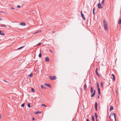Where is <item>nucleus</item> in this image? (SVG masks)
Wrapping results in <instances>:
<instances>
[{
	"label": "nucleus",
	"mask_w": 121,
	"mask_h": 121,
	"mask_svg": "<svg viewBox=\"0 0 121 121\" xmlns=\"http://www.w3.org/2000/svg\"><path fill=\"white\" fill-rule=\"evenodd\" d=\"M103 23L105 30H107L108 29L107 26V22L104 20H103Z\"/></svg>",
	"instance_id": "f257e3e1"
},
{
	"label": "nucleus",
	"mask_w": 121,
	"mask_h": 121,
	"mask_svg": "<svg viewBox=\"0 0 121 121\" xmlns=\"http://www.w3.org/2000/svg\"><path fill=\"white\" fill-rule=\"evenodd\" d=\"M49 78L51 80H54L56 79V78L55 76H49Z\"/></svg>",
	"instance_id": "f03ea898"
},
{
	"label": "nucleus",
	"mask_w": 121,
	"mask_h": 121,
	"mask_svg": "<svg viewBox=\"0 0 121 121\" xmlns=\"http://www.w3.org/2000/svg\"><path fill=\"white\" fill-rule=\"evenodd\" d=\"M114 116L115 118V121H116V114L115 113H114L113 114H111L110 115L109 117V118L110 119L111 118V117H113Z\"/></svg>",
	"instance_id": "7ed1b4c3"
},
{
	"label": "nucleus",
	"mask_w": 121,
	"mask_h": 121,
	"mask_svg": "<svg viewBox=\"0 0 121 121\" xmlns=\"http://www.w3.org/2000/svg\"><path fill=\"white\" fill-rule=\"evenodd\" d=\"M102 4L100 3V2L98 4V7L99 9H102L103 8V7L101 6Z\"/></svg>",
	"instance_id": "20e7f679"
},
{
	"label": "nucleus",
	"mask_w": 121,
	"mask_h": 121,
	"mask_svg": "<svg viewBox=\"0 0 121 121\" xmlns=\"http://www.w3.org/2000/svg\"><path fill=\"white\" fill-rule=\"evenodd\" d=\"M81 17L85 21L86 20L85 18L84 17V14L82 13V11H81Z\"/></svg>",
	"instance_id": "39448f33"
},
{
	"label": "nucleus",
	"mask_w": 121,
	"mask_h": 121,
	"mask_svg": "<svg viewBox=\"0 0 121 121\" xmlns=\"http://www.w3.org/2000/svg\"><path fill=\"white\" fill-rule=\"evenodd\" d=\"M97 70H98V68H96V71H95V73L97 74V75L99 77L100 76L99 74L97 72Z\"/></svg>",
	"instance_id": "423d86ee"
},
{
	"label": "nucleus",
	"mask_w": 121,
	"mask_h": 121,
	"mask_svg": "<svg viewBox=\"0 0 121 121\" xmlns=\"http://www.w3.org/2000/svg\"><path fill=\"white\" fill-rule=\"evenodd\" d=\"M45 61L47 62H48L49 61V58L48 57H46L45 58Z\"/></svg>",
	"instance_id": "0eeeda50"
},
{
	"label": "nucleus",
	"mask_w": 121,
	"mask_h": 121,
	"mask_svg": "<svg viewBox=\"0 0 121 121\" xmlns=\"http://www.w3.org/2000/svg\"><path fill=\"white\" fill-rule=\"evenodd\" d=\"M0 35H4V34L2 31L0 30Z\"/></svg>",
	"instance_id": "6e6552de"
},
{
	"label": "nucleus",
	"mask_w": 121,
	"mask_h": 121,
	"mask_svg": "<svg viewBox=\"0 0 121 121\" xmlns=\"http://www.w3.org/2000/svg\"><path fill=\"white\" fill-rule=\"evenodd\" d=\"M95 108L96 110H97V103L96 102L95 103Z\"/></svg>",
	"instance_id": "1a4fd4ad"
},
{
	"label": "nucleus",
	"mask_w": 121,
	"mask_h": 121,
	"mask_svg": "<svg viewBox=\"0 0 121 121\" xmlns=\"http://www.w3.org/2000/svg\"><path fill=\"white\" fill-rule=\"evenodd\" d=\"M44 85H45L46 86L49 87H50L51 85L50 84H44Z\"/></svg>",
	"instance_id": "9d476101"
},
{
	"label": "nucleus",
	"mask_w": 121,
	"mask_h": 121,
	"mask_svg": "<svg viewBox=\"0 0 121 121\" xmlns=\"http://www.w3.org/2000/svg\"><path fill=\"white\" fill-rule=\"evenodd\" d=\"M95 90H94V93H93V94L91 95V97H93L95 95Z\"/></svg>",
	"instance_id": "9b49d317"
},
{
	"label": "nucleus",
	"mask_w": 121,
	"mask_h": 121,
	"mask_svg": "<svg viewBox=\"0 0 121 121\" xmlns=\"http://www.w3.org/2000/svg\"><path fill=\"white\" fill-rule=\"evenodd\" d=\"M113 107L112 106H111L110 107V109H109L110 111H111L112 110H113Z\"/></svg>",
	"instance_id": "f8f14e48"
},
{
	"label": "nucleus",
	"mask_w": 121,
	"mask_h": 121,
	"mask_svg": "<svg viewBox=\"0 0 121 121\" xmlns=\"http://www.w3.org/2000/svg\"><path fill=\"white\" fill-rule=\"evenodd\" d=\"M20 25L23 26H25L26 24L24 23H22L20 24Z\"/></svg>",
	"instance_id": "ddd939ff"
},
{
	"label": "nucleus",
	"mask_w": 121,
	"mask_h": 121,
	"mask_svg": "<svg viewBox=\"0 0 121 121\" xmlns=\"http://www.w3.org/2000/svg\"><path fill=\"white\" fill-rule=\"evenodd\" d=\"M112 75L113 76V81H114L115 79V76L113 74H112Z\"/></svg>",
	"instance_id": "4468645a"
},
{
	"label": "nucleus",
	"mask_w": 121,
	"mask_h": 121,
	"mask_svg": "<svg viewBox=\"0 0 121 121\" xmlns=\"http://www.w3.org/2000/svg\"><path fill=\"white\" fill-rule=\"evenodd\" d=\"M100 85L101 86V87H103V82H100Z\"/></svg>",
	"instance_id": "2eb2a0df"
},
{
	"label": "nucleus",
	"mask_w": 121,
	"mask_h": 121,
	"mask_svg": "<svg viewBox=\"0 0 121 121\" xmlns=\"http://www.w3.org/2000/svg\"><path fill=\"white\" fill-rule=\"evenodd\" d=\"M95 117L96 120H97L98 116H97V115L96 113H95Z\"/></svg>",
	"instance_id": "dca6fc26"
},
{
	"label": "nucleus",
	"mask_w": 121,
	"mask_h": 121,
	"mask_svg": "<svg viewBox=\"0 0 121 121\" xmlns=\"http://www.w3.org/2000/svg\"><path fill=\"white\" fill-rule=\"evenodd\" d=\"M91 92L92 93L93 92V89L92 87H91Z\"/></svg>",
	"instance_id": "f3484780"
},
{
	"label": "nucleus",
	"mask_w": 121,
	"mask_h": 121,
	"mask_svg": "<svg viewBox=\"0 0 121 121\" xmlns=\"http://www.w3.org/2000/svg\"><path fill=\"white\" fill-rule=\"evenodd\" d=\"M32 91L33 92H35V90L33 88H32L31 89Z\"/></svg>",
	"instance_id": "a211bd4d"
},
{
	"label": "nucleus",
	"mask_w": 121,
	"mask_h": 121,
	"mask_svg": "<svg viewBox=\"0 0 121 121\" xmlns=\"http://www.w3.org/2000/svg\"><path fill=\"white\" fill-rule=\"evenodd\" d=\"M92 120L93 121H94V118L93 116H92Z\"/></svg>",
	"instance_id": "6ab92c4d"
},
{
	"label": "nucleus",
	"mask_w": 121,
	"mask_h": 121,
	"mask_svg": "<svg viewBox=\"0 0 121 121\" xmlns=\"http://www.w3.org/2000/svg\"><path fill=\"white\" fill-rule=\"evenodd\" d=\"M27 105L28 107L29 108H30L31 107L30 105V103H28L27 104Z\"/></svg>",
	"instance_id": "aec40b11"
},
{
	"label": "nucleus",
	"mask_w": 121,
	"mask_h": 121,
	"mask_svg": "<svg viewBox=\"0 0 121 121\" xmlns=\"http://www.w3.org/2000/svg\"><path fill=\"white\" fill-rule=\"evenodd\" d=\"M98 94L99 95H100V89H98Z\"/></svg>",
	"instance_id": "412c9836"
},
{
	"label": "nucleus",
	"mask_w": 121,
	"mask_h": 121,
	"mask_svg": "<svg viewBox=\"0 0 121 121\" xmlns=\"http://www.w3.org/2000/svg\"><path fill=\"white\" fill-rule=\"evenodd\" d=\"M1 27H7V26H6L5 25L2 24L1 25Z\"/></svg>",
	"instance_id": "4be33fe9"
},
{
	"label": "nucleus",
	"mask_w": 121,
	"mask_h": 121,
	"mask_svg": "<svg viewBox=\"0 0 121 121\" xmlns=\"http://www.w3.org/2000/svg\"><path fill=\"white\" fill-rule=\"evenodd\" d=\"M41 87L42 88H43V89H45V87H44L43 85H41Z\"/></svg>",
	"instance_id": "5701e85b"
},
{
	"label": "nucleus",
	"mask_w": 121,
	"mask_h": 121,
	"mask_svg": "<svg viewBox=\"0 0 121 121\" xmlns=\"http://www.w3.org/2000/svg\"><path fill=\"white\" fill-rule=\"evenodd\" d=\"M118 24H121V18L119 21Z\"/></svg>",
	"instance_id": "b1692460"
},
{
	"label": "nucleus",
	"mask_w": 121,
	"mask_h": 121,
	"mask_svg": "<svg viewBox=\"0 0 121 121\" xmlns=\"http://www.w3.org/2000/svg\"><path fill=\"white\" fill-rule=\"evenodd\" d=\"M84 87L85 89V90H86V88L87 87V86L86 85H85L84 86Z\"/></svg>",
	"instance_id": "393cba45"
},
{
	"label": "nucleus",
	"mask_w": 121,
	"mask_h": 121,
	"mask_svg": "<svg viewBox=\"0 0 121 121\" xmlns=\"http://www.w3.org/2000/svg\"><path fill=\"white\" fill-rule=\"evenodd\" d=\"M41 32V31H37L35 33H33V34H36L38 33H39V32Z\"/></svg>",
	"instance_id": "a878e982"
},
{
	"label": "nucleus",
	"mask_w": 121,
	"mask_h": 121,
	"mask_svg": "<svg viewBox=\"0 0 121 121\" xmlns=\"http://www.w3.org/2000/svg\"><path fill=\"white\" fill-rule=\"evenodd\" d=\"M28 76H29L30 77H32L33 76V74L32 73H31L30 74H29Z\"/></svg>",
	"instance_id": "bb28decb"
},
{
	"label": "nucleus",
	"mask_w": 121,
	"mask_h": 121,
	"mask_svg": "<svg viewBox=\"0 0 121 121\" xmlns=\"http://www.w3.org/2000/svg\"><path fill=\"white\" fill-rule=\"evenodd\" d=\"M42 56V55L41 53H40L39 54V57H41Z\"/></svg>",
	"instance_id": "cd10ccee"
},
{
	"label": "nucleus",
	"mask_w": 121,
	"mask_h": 121,
	"mask_svg": "<svg viewBox=\"0 0 121 121\" xmlns=\"http://www.w3.org/2000/svg\"><path fill=\"white\" fill-rule=\"evenodd\" d=\"M24 105H25V103H24L23 104H22L21 105V107H24Z\"/></svg>",
	"instance_id": "c85d7f7f"
},
{
	"label": "nucleus",
	"mask_w": 121,
	"mask_h": 121,
	"mask_svg": "<svg viewBox=\"0 0 121 121\" xmlns=\"http://www.w3.org/2000/svg\"><path fill=\"white\" fill-rule=\"evenodd\" d=\"M41 43H39V44H38L36 46H39L40 45H41Z\"/></svg>",
	"instance_id": "c756f323"
},
{
	"label": "nucleus",
	"mask_w": 121,
	"mask_h": 121,
	"mask_svg": "<svg viewBox=\"0 0 121 121\" xmlns=\"http://www.w3.org/2000/svg\"><path fill=\"white\" fill-rule=\"evenodd\" d=\"M24 47V46H22V47H20L19 48H18V49H20L22 48H23Z\"/></svg>",
	"instance_id": "7c9ffc66"
},
{
	"label": "nucleus",
	"mask_w": 121,
	"mask_h": 121,
	"mask_svg": "<svg viewBox=\"0 0 121 121\" xmlns=\"http://www.w3.org/2000/svg\"><path fill=\"white\" fill-rule=\"evenodd\" d=\"M97 86L98 88V89H100L99 87V85L98 83H97Z\"/></svg>",
	"instance_id": "2f4dec72"
},
{
	"label": "nucleus",
	"mask_w": 121,
	"mask_h": 121,
	"mask_svg": "<svg viewBox=\"0 0 121 121\" xmlns=\"http://www.w3.org/2000/svg\"><path fill=\"white\" fill-rule=\"evenodd\" d=\"M41 105L42 106H45V107H47V106L46 105L44 104H41Z\"/></svg>",
	"instance_id": "473e14b6"
},
{
	"label": "nucleus",
	"mask_w": 121,
	"mask_h": 121,
	"mask_svg": "<svg viewBox=\"0 0 121 121\" xmlns=\"http://www.w3.org/2000/svg\"><path fill=\"white\" fill-rule=\"evenodd\" d=\"M104 0H103L101 2V3L102 5H103L104 3Z\"/></svg>",
	"instance_id": "72a5a7b5"
},
{
	"label": "nucleus",
	"mask_w": 121,
	"mask_h": 121,
	"mask_svg": "<svg viewBox=\"0 0 121 121\" xmlns=\"http://www.w3.org/2000/svg\"><path fill=\"white\" fill-rule=\"evenodd\" d=\"M41 112L39 111H38L37 112H36V114H37L38 113H41Z\"/></svg>",
	"instance_id": "f704fd0d"
},
{
	"label": "nucleus",
	"mask_w": 121,
	"mask_h": 121,
	"mask_svg": "<svg viewBox=\"0 0 121 121\" xmlns=\"http://www.w3.org/2000/svg\"><path fill=\"white\" fill-rule=\"evenodd\" d=\"M20 6L19 5H18L17 6V8H20Z\"/></svg>",
	"instance_id": "c9c22d12"
},
{
	"label": "nucleus",
	"mask_w": 121,
	"mask_h": 121,
	"mask_svg": "<svg viewBox=\"0 0 121 121\" xmlns=\"http://www.w3.org/2000/svg\"><path fill=\"white\" fill-rule=\"evenodd\" d=\"M94 9H93V14H94Z\"/></svg>",
	"instance_id": "e433bc0d"
},
{
	"label": "nucleus",
	"mask_w": 121,
	"mask_h": 121,
	"mask_svg": "<svg viewBox=\"0 0 121 121\" xmlns=\"http://www.w3.org/2000/svg\"><path fill=\"white\" fill-rule=\"evenodd\" d=\"M1 118V114H0V119Z\"/></svg>",
	"instance_id": "4c0bfd02"
},
{
	"label": "nucleus",
	"mask_w": 121,
	"mask_h": 121,
	"mask_svg": "<svg viewBox=\"0 0 121 121\" xmlns=\"http://www.w3.org/2000/svg\"><path fill=\"white\" fill-rule=\"evenodd\" d=\"M86 121H89L88 119H87Z\"/></svg>",
	"instance_id": "58836bf2"
},
{
	"label": "nucleus",
	"mask_w": 121,
	"mask_h": 121,
	"mask_svg": "<svg viewBox=\"0 0 121 121\" xmlns=\"http://www.w3.org/2000/svg\"><path fill=\"white\" fill-rule=\"evenodd\" d=\"M49 51V52H52V51L51 50H50Z\"/></svg>",
	"instance_id": "ea45409f"
},
{
	"label": "nucleus",
	"mask_w": 121,
	"mask_h": 121,
	"mask_svg": "<svg viewBox=\"0 0 121 121\" xmlns=\"http://www.w3.org/2000/svg\"><path fill=\"white\" fill-rule=\"evenodd\" d=\"M2 20L1 18L0 17V20Z\"/></svg>",
	"instance_id": "a19ab883"
},
{
	"label": "nucleus",
	"mask_w": 121,
	"mask_h": 121,
	"mask_svg": "<svg viewBox=\"0 0 121 121\" xmlns=\"http://www.w3.org/2000/svg\"><path fill=\"white\" fill-rule=\"evenodd\" d=\"M12 8V9H14V8H13L12 7V8Z\"/></svg>",
	"instance_id": "79ce46f5"
},
{
	"label": "nucleus",
	"mask_w": 121,
	"mask_h": 121,
	"mask_svg": "<svg viewBox=\"0 0 121 121\" xmlns=\"http://www.w3.org/2000/svg\"><path fill=\"white\" fill-rule=\"evenodd\" d=\"M32 120H35V118H32Z\"/></svg>",
	"instance_id": "37998d69"
},
{
	"label": "nucleus",
	"mask_w": 121,
	"mask_h": 121,
	"mask_svg": "<svg viewBox=\"0 0 121 121\" xmlns=\"http://www.w3.org/2000/svg\"><path fill=\"white\" fill-rule=\"evenodd\" d=\"M99 96H98V98H99Z\"/></svg>",
	"instance_id": "c03bdc74"
},
{
	"label": "nucleus",
	"mask_w": 121,
	"mask_h": 121,
	"mask_svg": "<svg viewBox=\"0 0 121 121\" xmlns=\"http://www.w3.org/2000/svg\"><path fill=\"white\" fill-rule=\"evenodd\" d=\"M96 121H98V120H96Z\"/></svg>",
	"instance_id": "a18cd8bd"
},
{
	"label": "nucleus",
	"mask_w": 121,
	"mask_h": 121,
	"mask_svg": "<svg viewBox=\"0 0 121 121\" xmlns=\"http://www.w3.org/2000/svg\"><path fill=\"white\" fill-rule=\"evenodd\" d=\"M54 32H52V33H54Z\"/></svg>",
	"instance_id": "49530a36"
}]
</instances>
